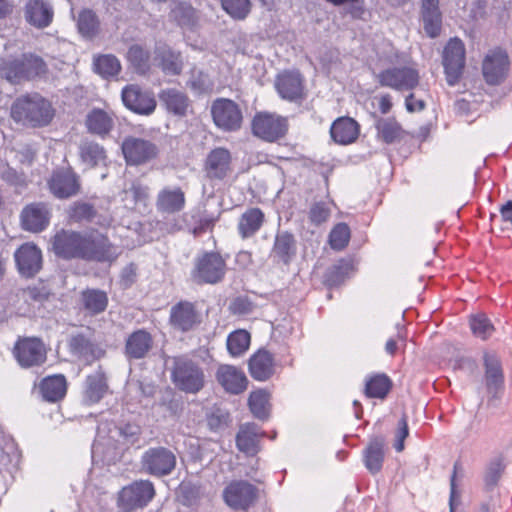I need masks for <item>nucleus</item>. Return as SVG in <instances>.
<instances>
[{
    "label": "nucleus",
    "mask_w": 512,
    "mask_h": 512,
    "mask_svg": "<svg viewBox=\"0 0 512 512\" xmlns=\"http://www.w3.org/2000/svg\"><path fill=\"white\" fill-rule=\"evenodd\" d=\"M47 64L34 53L8 55L0 61V75L11 84H21L47 73Z\"/></svg>",
    "instance_id": "nucleus-1"
},
{
    "label": "nucleus",
    "mask_w": 512,
    "mask_h": 512,
    "mask_svg": "<svg viewBox=\"0 0 512 512\" xmlns=\"http://www.w3.org/2000/svg\"><path fill=\"white\" fill-rule=\"evenodd\" d=\"M53 115L50 102L37 93L18 97L11 107L13 120L31 127L48 125Z\"/></svg>",
    "instance_id": "nucleus-2"
},
{
    "label": "nucleus",
    "mask_w": 512,
    "mask_h": 512,
    "mask_svg": "<svg viewBox=\"0 0 512 512\" xmlns=\"http://www.w3.org/2000/svg\"><path fill=\"white\" fill-rule=\"evenodd\" d=\"M171 380L178 390L188 394H197L206 383L201 365L185 355L172 359Z\"/></svg>",
    "instance_id": "nucleus-3"
},
{
    "label": "nucleus",
    "mask_w": 512,
    "mask_h": 512,
    "mask_svg": "<svg viewBox=\"0 0 512 512\" xmlns=\"http://www.w3.org/2000/svg\"><path fill=\"white\" fill-rule=\"evenodd\" d=\"M211 115L214 124L225 132H235L242 127V110L231 99L217 98L214 100L211 105Z\"/></svg>",
    "instance_id": "nucleus-4"
},
{
    "label": "nucleus",
    "mask_w": 512,
    "mask_h": 512,
    "mask_svg": "<svg viewBox=\"0 0 512 512\" xmlns=\"http://www.w3.org/2000/svg\"><path fill=\"white\" fill-rule=\"evenodd\" d=\"M379 84L396 91H410L418 86L419 72L410 66L389 67L376 76Z\"/></svg>",
    "instance_id": "nucleus-5"
},
{
    "label": "nucleus",
    "mask_w": 512,
    "mask_h": 512,
    "mask_svg": "<svg viewBox=\"0 0 512 512\" xmlns=\"http://www.w3.org/2000/svg\"><path fill=\"white\" fill-rule=\"evenodd\" d=\"M175 466V454L165 447L149 448L141 458L142 471L156 477L169 475Z\"/></svg>",
    "instance_id": "nucleus-6"
},
{
    "label": "nucleus",
    "mask_w": 512,
    "mask_h": 512,
    "mask_svg": "<svg viewBox=\"0 0 512 512\" xmlns=\"http://www.w3.org/2000/svg\"><path fill=\"white\" fill-rule=\"evenodd\" d=\"M225 273L226 263L221 255L209 252L197 259L192 275L198 284H215L223 279Z\"/></svg>",
    "instance_id": "nucleus-7"
},
{
    "label": "nucleus",
    "mask_w": 512,
    "mask_h": 512,
    "mask_svg": "<svg viewBox=\"0 0 512 512\" xmlns=\"http://www.w3.org/2000/svg\"><path fill=\"white\" fill-rule=\"evenodd\" d=\"M287 130V119L276 114L258 113L252 121L253 134L267 142L283 138Z\"/></svg>",
    "instance_id": "nucleus-8"
},
{
    "label": "nucleus",
    "mask_w": 512,
    "mask_h": 512,
    "mask_svg": "<svg viewBox=\"0 0 512 512\" xmlns=\"http://www.w3.org/2000/svg\"><path fill=\"white\" fill-rule=\"evenodd\" d=\"M224 502L234 510H247L258 497V488L245 480H234L223 490Z\"/></svg>",
    "instance_id": "nucleus-9"
},
{
    "label": "nucleus",
    "mask_w": 512,
    "mask_h": 512,
    "mask_svg": "<svg viewBox=\"0 0 512 512\" xmlns=\"http://www.w3.org/2000/svg\"><path fill=\"white\" fill-rule=\"evenodd\" d=\"M155 496L153 483L149 480L134 481L119 492L118 505L134 509L145 507Z\"/></svg>",
    "instance_id": "nucleus-10"
},
{
    "label": "nucleus",
    "mask_w": 512,
    "mask_h": 512,
    "mask_svg": "<svg viewBox=\"0 0 512 512\" xmlns=\"http://www.w3.org/2000/svg\"><path fill=\"white\" fill-rule=\"evenodd\" d=\"M13 354L23 368L40 366L47 359L45 346L38 338L19 339L14 346Z\"/></svg>",
    "instance_id": "nucleus-11"
},
{
    "label": "nucleus",
    "mask_w": 512,
    "mask_h": 512,
    "mask_svg": "<svg viewBox=\"0 0 512 512\" xmlns=\"http://www.w3.org/2000/svg\"><path fill=\"white\" fill-rule=\"evenodd\" d=\"M83 250L84 260L93 262H112L120 254L119 249L99 233L86 234Z\"/></svg>",
    "instance_id": "nucleus-12"
},
{
    "label": "nucleus",
    "mask_w": 512,
    "mask_h": 512,
    "mask_svg": "<svg viewBox=\"0 0 512 512\" xmlns=\"http://www.w3.org/2000/svg\"><path fill=\"white\" fill-rule=\"evenodd\" d=\"M443 65L448 84L450 86L455 85L465 65V47L460 39L453 38L445 46L443 51Z\"/></svg>",
    "instance_id": "nucleus-13"
},
{
    "label": "nucleus",
    "mask_w": 512,
    "mask_h": 512,
    "mask_svg": "<svg viewBox=\"0 0 512 512\" xmlns=\"http://www.w3.org/2000/svg\"><path fill=\"white\" fill-rule=\"evenodd\" d=\"M85 239L86 234L62 230L53 238V250L56 255L64 259L78 258L84 260Z\"/></svg>",
    "instance_id": "nucleus-14"
},
{
    "label": "nucleus",
    "mask_w": 512,
    "mask_h": 512,
    "mask_svg": "<svg viewBox=\"0 0 512 512\" xmlns=\"http://www.w3.org/2000/svg\"><path fill=\"white\" fill-rule=\"evenodd\" d=\"M121 96L125 107L139 115L148 116L155 111L157 106L154 94L137 85L124 87Z\"/></svg>",
    "instance_id": "nucleus-15"
},
{
    "label": "nucleus",
    "mask_w": 512,
    "mask_h": 512,
    "mask_svg": "<svg viewBox=\"0 0 512 512\" xmlns=\"http://www.w3.org/2000/svg\"><path fill=\"white\" fill-rule=\"evenodd\" d=\"M125 160L130 165L144 164L156 157L158 149L149 140L137 137H128L122 144Z\"/></svg>",
    "instance_id": "nucleus-16"
},
{
    "label": "nucleus",
    "mask_w": 512,
    "mask_h": 512,
    "mask_svg": "<svg viewBox=\"0 0 512 512\" xmlns=\"http://www.w3.org/2000/svg\"><path fill=\"white\" fill-rule=\"evenodd\" d=\"M48 186L50 192L58 199L73 197L80 191L79 177L70 169L54 171Z\"/></svg>",
    "instance_id": "nucleus-17"
},
{
    "label": "nucleus",
    "mask_w": 512,
    "mask_h": 512,
    "mask_svg": "<svg viewBox=\"0 0 512 512\" xmlns=\"http://www.w3.org/2000/svg\"><path fill=\"white\" fill-rule=\"evenodd\" d=\"M275 88L284 100L296 102L304 98V78L298 71H284L278 74Z\"/></svg>",
    "instance_id": "nucleus-18"
},
{
    "label": "nucleus",
    "mask_w": 512,
    "mask_h": 512,
    "mask_svg": "<svg viewBox=\"0 0 512 512\" xmlns=\"http://www.w3.org/2000/svg\"><path fill=\"white\" fill-rule=\"evenodd\" d=\"M509 70L508 55L501 49L490 51L483 62V75L489 84H499Z\"/></svg>",
    "instance_id": "nucleus-19"
},
{
    "label": "nucleus",
    "mask_w": 512,
    "mask_h": 512,
    "mask_svg": "<svg viewBox=\"0 0 512 512\" xmlns=\"http://www.w3.org/2000/svg\"><path fill=\"white\" fill-rule=\"evenodd\" d=\"M219 385L230 394L238 395L247 388L248 379L245 373L233 365L222 364L215 373Z\"/></svg>",
    "instance_id": "nucleus-20"
},
{
    "label": "nucleus",
    "mask_w": 512,
    "mask_h": 512,
    "mask_svg": "<svg viewBox=\"0 0 512 512\" xmlns=\"http://www.w3.org/2000/svg\"><path fill=\"white\" fill-rule=\"evenodd\" d=\"M201 322L200 314L195 305L189 301H181L171 308L170 323L182 332L194 329Z\"/></svg>",
    "instance_id": "nucleus-21"
},
{
    "label": "nucleus",
    "mask_w": 512,
    "mask_h": 512,
    "mask_svg": "<svg viewBox=\"0 0 512 512\" xmlns=\"http://www.w3.org/2000/svg\"><path fill=\"white\" fill-rule=\"evenodd\" d=\"M19 272L26 277H33L42 267L40 249L30 243L23 244L14 254Z\"/></svg>",
    "instance_id": "nucleus-22"
},
{
    "label": "nucleus",
    "mask_w": 512,
    "mask_h": 512,
    "mask_svg": "<svg viewBox=\"0 0 512 512\" xmlns=\"http://www.w3.org/2000/svg\"><path fill=\"white\" fill-rule=\"evenodd\" d=\"M231 171V153L226 148L213 149L206 158L205 172L209 179H223Z\"/></svg>",
    "instance_id": "nucleus-23"
},
{
    "label": "nucleus",
    "mask_w": 512,
    "mask_h": 512,
    "mask_svg": "<svg viewBox=\"0 0 512 512\" xmlns=\"http://www.w3.org/2000/svg\"><path fill=\"white\" fill-rule=\"evenodd\" d=\"M297 242L293 234L282 231L278 232L270 252V258L274 263L289 265L296 256Z\"/></svg>",
    "instance_id": "nucleus-24"
},
{
    "label": "nucleus",
    "mask_w": 512,
    "mask_h": 512,
    "mask_svg": "<svg viewBox=\"0 0 512 512\" xmlns=\"http://www.w3.org/2000/svg\"><path fill=\"white\" fill-rule=\"evenodd\" d=\"M50 212L46 204L33 203L27 205L21 213V222L25 230L39 232L49 223Z\"/></svg>",
    "instance_id": "nucleus-25"
},
{
    "label": "nucleus",
    "mask_w": 512,
    "mask_h": 512,
    "mask_svg": "<svg viewBox=\"0 0 512 512\" xmlns=\"http://www.w3.org/2000/svg\"><path fill=\"white\" fill-rule=\"evenodd\" d=\"M265 433L254 423L241 425L236 435V446L248 456H255L260 451L259 442Z\"/></svg>",
    "instance_id": "nucleus-26"
},
{
    "label": "nucleus",
    "mask_w": 512,
    "mask_h": 512,
    "mask_svg": "<svg viewBox=\"0 0 512 512\" xmlns=\"http://www.w3.org/2000/svg\"><path fill=\"white\" fill-rule=\"evenodd\" d=\"M153 346L151 334L143 329L131 333L125 342V355L129 360L145 358Z\"/></svg>",
    "instance_id": "nucleus-27"
},
{
    "label": "nucleus",
    "mask_w": 512,
    "mask_h": 512,
    "mask_svg": "<svg viewBox=\"0 0 512 512\" xmlns=\"http://www.w3.org/2000/svg\"><path fill=\"white\" fill-rule=\"evenodd\" d=\"M275 370L273 355L267 350H259L249 359V372L258 381L269 379Z\"/></svg>",
    "instance_id": "nucleus-28"
},
{
    "label": "nucleus",
    "mask_w": 512,
    "mask_h": 512,
    "mask_svg": "<svg viewBox=\"0 0 512 512\" xmlns=\"http://www.w3.org/2000/svg\"><path fill=\"white\" fill-rule=\"evenodd\" d=\"M25 17L31 25L45 28L52 22L53 10L43 0H29L25 6Z\"/></svg>",
    "instance_id": "nucleus-29"
},
{
    "label": "nucleus",
    "mask_w": 512,
    "mask_h": 512,
    "mask_svg": "<svg viewBox=\"0 0 512 512\" xmlns=\"http://www.w3.org/2000/svg\"><path fill=\"white\" fill-rule=\"evenodd\" d=\"M69 345L72 353L77 355L87 364H91L92 362L102 358L105 354L104 349L91 342L83 335H76L72 337Z\"/></svg>",
    "instance_id": "nucleus-30"
},
{
    "label": "nucleus",
    "mask_w": 512,
    "mask_h": 512,
    "mask_svg": "<svg viewBox=\"0 0 512 512\" xmlns=\"http://www.w3.org/2000/svg\"><path fill=\"white\" fill-rule=\"evenodd\" d=\"M265 215L260 208L247 209L239 218L237 230L242 239L253 237L263 226Z\"/></svg>",
    "instance_id": "nucleus-31"
},
{
    "label": "nucleus",
    "mask_w": 512,
    "mask_h": 512,
    "mask_svg": "<svg viewBox=\"0 0 512 512\" xmlns=\"http://www.w3.org/2000/svg\"><path fill=\"white\" fill-rule=\"evenodd\" d=\"M330 134L332 139L339 144H350L359 135L358 123L349 117H340L331 126Z\"/></svg>",
    "instance_id": "nucleus-32"
},
{
    "label": "nucleus",
    "mask_w": 512,
    "mask_h": 512,
    "mask_svg": "<svg viewBox=\"0 0 512 512\" xmlns=\"http://www.w3.org/2000/svg\"><path fill=\"white\" fill-rule=\"evenodd\" d=\"M485 381L488 392L496 395L502 388L504 376L500 360L496 355L486 353L484 355Z\"/></svg>",
    "instance_id": "nucleus-33"
},
{
    "label": "nucleus",
    "mask_w": 512,
    "mask_h": 512,
    "mask_svg": "<svg viewBox=\"0 0 512 512\" xmlns=\"http://www.w3.org/2000/svg\"><path fill=\"white\" fill-rule=\"evenodd\" d=\"M185 206V194L181 188H164L157 196V208L165 213H176Z\"/></svg>",
    "instance_id": "nucleus-34"
},
{
    "label": "nucleus",
    "mask_w": 512,
    "mask_h": 512,
    "mask_svg": "<svg viewBox=\"0 0 512 512\" xmlns=\"http://www.w3.org/2000/svg\"><path fill=\"white\" fill-rule=\"evenodd\" d=\"M384 446L385 441L383 437H374L370 440L367 447L363 452L365 467L370 473H378L384 461Z\"/></svg>",
    "instance_id": "nucleus-35"
},
{
    "label": "nucleus",
    "mask_w": 512,
    "mask_h": 512,
    "mask_svg": "<svg viewBox=\"0 0 512 512\" xmlns=\"http://www.w3.org/2000/svg\"><path fill=\"white\" fill-rule=\"evenodd\" d=\"M66 379L63 375L44 378L39 384V392L44 400L56 402L66 394Z\"/></svg>",
    "instance_id": "nucleus-36"
},
{
    "label": "nucleus",
    "mask_w": 512,
    "mask_h": 512,
    "mask_svg": "<svg viewBox=\"0 0 512 512\" xmlns=\"http://www.w3.org/2000/svg\"><path fill=\"white\" fill-rule=\"evenodd\" d=\"M86 127L93 134L105 136L114 127V119L102 109H93L86 117Z\"/></svg>",
    "instance_id": "nucleus-37"
},
{
    "label": "nucleus",
    "mask_w": 512,
    "mask_h": 512,
    "mask_svg": "<svg viewBox=\"0 0 512 512\" xmlns=\"http://www.w3.org/2000/svg\"><path fill=\"white\" fill-rule=\"evenodd\" d=\"M108 385L103 372L96 371L86 378L84 400L88 404L99 402L107 392Z\"/></svg>",
    "instance_id": "nucleus-38"
},
{
    "label": "nucleus",
    "mask_w": 512,
    "mask_h": 512,
    "mask_svg": "<svg viewBox=\"0 0 512 512\" xmlns=\"http://www.w3.org/2000/svg\"><path fill=\"white\" fill-rule=\"evenodd\" d=\"M375 127L377 138L386 144L399 142L404 136V130L394 118H380Z\"/></svg>",
    "instance_id": "nucleus-39"
},
{
    "label": "nucleus",
    "mask_w": 512,
    "mask_h": 512,
    "mask_svg": "<svg viewBox=\"0 0 512 512\" xmlns=\"http://www.w3.org/2000/svg\"><path fill=\"white\" fill-rule=\"evenodd\" d=\"M167 110L177 116H184L190 106L188 97L176 89H167L160 94Z\"/></svg>",
    "instance_id": "nucleus-40"
},
{
    "label": "nucleus",
    "mask_w": 512,
    "mask_h": 512,
    "mask_svg": "<svg viewBox=\"0 0 512 512\" xmlns=\"http://www.w3.org/2000/svg\"><path fill=\"white\" fill-rule=\"evenodd\" d=\"M84 309L90 315H97L105 311L108 305V297L104 291L98 289H86L81 294Z\"/></svg>",
    "instance_id": "nucleus-41"
},
{
    "label": "nucleus",
    "mask_w": 512,
    "mask_h": 512,
    "mask_svg": "<svg viewBox=\"0 0 512 512\" xmlns=\"http://www.w3.org/2000/svg\"><path fill=\"white\" fill-rule=\"evenodd\" d=\"M79 155L89 167L104 164L107 158L104 147L93 141H83L79 146Z\"/></svg>",
    "instance_id": "nucleus-42"
},
{
    "label": "nucleus",
    "mask_w": 512,
    "mask_h": 512,
    "mask_svg": "<svg viewBox=\"0 0 512 512\" xmlns=\"http://www.w3.org/2000/svg\"><path fill=\"white\" fill-rule=\"evenodd\" d=\"M99 27L100 22L94 11L84 9L79 13L77 18V28L84 38H94L98 34Z\"/></svg>",
    "instance_id": "nucleus-43"
},
{
    "label": "nucleus",
    "mask_w": 512,
    "mask_h": 512,
    "mask_svg": "<svg viewBox=\"0 0 512 512\" xmlns=\"http://www.w3.org/2000/svg\"><path fill=\"white\" fill-rule=\"evenodd\" d=\"M392 387L390 378L385 374H376L366 381L365 393L369 398L383 399Z\"/></svg>",
    "instance_id": "nucleus-44"
},
{
    "label": "nucleus",
    "mask_w": 512,
    "mask_h": 512,
    "mask_svg": "<svg viewBox=\"0 0 512 512\" xmlns=\"http://www.w3.org/2000/svg\"><path fill=\"white\" fill-rule=\"evenodd\" d=\"M95 71L103 78H110L118 75L121 71V64L118 58L112 54L100 55L94 59Z\"/></svg>",
    "instance_id": "nucleus-45"
},
{
    "label": "nucleus",
    "mask_w": 512,
    "mask_h": 512,
    "mask_svg": "<svg viewBox=\"0 0 512 512\" xmlns=\"http://www.w3.org/2000/svg\"><path fill=\"white\" fill-rule=\"evenodd\" d=\"M250 345V334L245 330L232 332L227 338V349L231 356L238 357L245 353Z\"/></svg>",
    "instance_id": "nucleus-46"
},
{
    "label": "nucleus",
    "mask_w": 512,
    "mask_h": 512,
    "mask_svg": "<svg viewBox=\"0 0 512 512\" xmlns=\"http://www.w3.org/2000/svg\"><path fill=\"white\" fill-rule=\"evenodd\" d=\"M127 59L140 74H145L150 69V54L140 45H133L129 48Z\"/></svg>",
    "instance_id": "nucleus-47"
},
{
    "label": "nucleus",
    "mask_w": 512,
    "mask_h": 512,
    "mask_svg": "<svg viewBox=\"0 0 512 512\" xmlns=\"http://www.w3.org/2000/svg\"><path fill=\"white\" fill-rule=\"evenodd\" d=\"M171 16L181 26L193 27L197 24L199 16L197 11L187 3H178L171 11Z\"/></svg>",
    "instance_id": "nucleus-48"
},
{
    "label": "nucleus",
    "mask_w": 512,
    "mask_h": 512,
    "mask_svg": "<svg viewBox=\"0 0 512 512\" xmlns=\"http://www.w3.org/2000/svg\"><path fill=\"white\" fill-rule=\"evenodd\" d=\"M157 53L161 59L160 64L163 71L173 75L180 74L183 64L179 53H176L169 48H160L157 50Z\"/></svg>",
    "instance_id": "nucleus-49"
},
{
    "label": "nucleus",
    "mask_w": 512,
    "mask_h": 512,
    "mask_svg": "<svg viewBox=\"0 0 512 512\" xmlns=\"http://www.w3.org/2000/svg\"><path fill=\"white\" fill-rule=\"evenodd\" d=\"M469 324L473 335L482 340H486L494 332V326L489 318L483 313L471 316Z\"/></svg>",
    "instance_id": "nucleus-50"
},
{
    "label": "nucleus",
    "mask_w": 512,
    "mask_h": 512,
    "mask_svg": "<svg viewBox=\"0 0 512 512\" xmlns=\"http://www.w3.org/2000/svg\"><path fill=\"white\" fill-rule=\"evenodd\" d=\"M252 414L261 420L268 417V394L263 390L252 392L248 399Z\"/></svg>",
    "instance_id": "nucleus-51"
},
{
    "label": "nucleus",
    "mask_w": 512,
    "mask_h": 512,
    "mask_svg": "<svg viewBox=\"0 0 512 512\" xmlns=\"http://www.w3.org/2000/svg\"><path fill=\"white\" fill-rule=\"evenodd\" d=\"M351 237L350 228L346 223L336 224L329 234V244L334 250H343Z\"/></svg>",
    "instance_id": "nucleus-52"
},
{
    "label": "nucleus",
    "mask_w": 512,
    "mask_h": 512,
    "mask_svg": "<svg viewBox=\"0 0 512 512\" xmlns=\"http://www.w3.org/2000/svg\"><path fill=\"white\" fill-rule=\"evenodd\" d=\"M221 5L235 20H244L251 10L250 0H221Z\"/></svg>",
    "instance_id": "nucleus-53"
},
{
    "label": "nucleus",
    "mask_w": 512,
    "mask_h": 512,
    "mask_svg": "<svg viewBox=\"0 0 512 512\" xmlns=\"http://www.w3.org/2000/svg\"><path fill=\"white\" fill-rule=\"evenodd\" d=\"M423 27L425 32L432 38L439 36L441 32V13L422 12Z\"/></svg>",
    "instance_id": "nucleus-54"
},
{
    "label": "nucleus",
    "mask_w": 512,
    "mask_h": 512,
    "mask_svg": "<svg viewBox=\"0 0 512 512\" xmlns=\"http://www.w3.org/2000/svg\"><path fill=\"white\" fill-rule=\"evenodd\" d=\"M0 177L7 184L21 190L27 186V180L23 173L17 172L15 169L5 166L0 169Z\"/></svg>",
    "instance_id": "nucleus-55"
},
{
    "label": "nucleus",
    "mask_w": 512,
    "mask_h": 512,
    "mask_svg": "<svg viewBox=\"0 0 512 512\" xmlns=\"http://www.w3.org/2000/svg\"><path fill=\"white\" fill-rule=\"evenodd\" d=\"M95 214L94 207L84 202L75 203L70 210V218L76 222L90 221L94 218Z\"/></svg>",
    "instance_id": "nucleus-56"
},
{
    "label": "nucleus",
    "mask_w": 512,
    "mask_h": 512,
    "mask_svg": "<svg viewBox=\"0 0 512 512\" xmlns=\"http://www.w3.org/2000/svg\"><path fill=\"white\" fill-rule=\"evenodd\" d=\"M331 215V209L326 202H315L309 210V219L315 225L326 222Z\"/></svg>",
    "instance_id": "nucleus-57"
},
{
    "label": "nucleus",
    "mask_w": 512,
    "mask_h": 512,
    "mask_svg": "<svg viewBox=\"0 0 512 512\" xmlns=\"http://www.w3.org/2000/svg\"><path fill=\"white\" fill-rule=\"evenodd\" d=\"M124 193L126 198L131 197L135 202H141L148 198L149 188L140 181H133L129 187L125 188Z\"/></svg>",
    "instance_id": "nucleus-58"
},
{
    "label": "nucleus",
    "mask_w": 512,
    "mask_h": 512,
    "mask_svg": "<svg viewBox=\"0 0 512 512\" xmlns=\"http://www.w3.org/2000/svg\"><path fill=\"white\" fill-rule=\"evenodd\" d=\"M188 84L191 89L198 93L206 92L211 88L208 76L196 70L192 71Z\"/></svg>",
    "instance_id": "nucleus-59"
},
{
    "label": "nucleus",
    "mask_w": 512,
    "mask_h": 512,
    "mask_svg": "<svg viewBox=\"0 0 512 512\" xmlns=\"http://www.w3.org/2000/svg\"><path fill=\"white\" fill-rule=\"evenodd\" d=\"M409 435V429L407 424V418L404 415L398 422V429L396 432V442H395V449L397 452H402L404 450V440Z\"/></svg>",
    "instance_id": "nucleus-60"
},
{
    "label": "nucleus",
    "mask_w": 512,
    "mask_h": 512,
    "mask_svg": "<svg viewBox=\"0 0 512 512\" xmlns=\"http://www.w3.org/2000/svg\"><path fill=\"white\" fill-rule=\"evenodd\" d=\"M405 105L409 112L422 111L426 106L425 102L422 99H417L413 93L406 97Z\"/></svg>",
    "instance_id": "nucleus-61"
},
{
    "label": "nucleus",
    "mask_w": 512,
    "mask_h": 512,
    "mask_svg": "<svg viewBox=\"0 0 512 512\" xmlns=\"http://www.w3.org/2000/svg\"><path fill=\"white\" fill-rule=\"evenodd\" d=\"M235 261L240 268L247 269L253 264L252 253L245 250L240 251L237 253Z\"/></svg>",
    "instance_id": "nucleus-62"
},
{
    "label": "nucleus",
    "mask_w": 512,
    "mask_h": 512,
    "mask_svg": "<svg viewBox=\"0 0 512 512\" xmlns=\"http://www.w3.org/2000/svg\"><path fill=\"white\" fill-rule=\"evenodd\" d=\"M501 467L500 464H496L491 466L485 476V481L487 485H495L500 478Z\"/></svg>",
    "instance_id": "nucleus-63"
},
{
    "label": "nucleus",
    "mask_w": 512,
    "mask_h": 512,
    "mask_svg": "<svg viewBox=\"0 0 512 512\" xmlns=\"http://www.w3.org/2000/svg\"><path fill=\"white\" fill-rule=\"evenodd\" d=\"M251 310L250 303L242 298H237L232 303V311L238 314H247Z\"/></svg>",
    "instance_id": "nucleus-64"
}]
</instances>
